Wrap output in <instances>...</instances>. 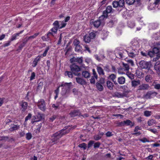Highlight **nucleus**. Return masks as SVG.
<instances>
[{
	"label": "nucleus",
	"instance_id": "nucleus-1",
	"mask_svg": "<svg viewBox=\"0 0 160 160\" xmlns=\"http://www.w3.org/2000/svg\"><path fill=\"white\" fill-rule=\"evenodd\" d=\"M68 127V126H66L63 129L54 134L51 139L52 142H54V143H57L58 141L63 135L68 133L69 132V130H66Z\"/></svg>",
	"mask_w": 160,
	"mask_h": 160
},
{
	"label": "nucleus",
	"instance_id": "nucleus-2",
	"mask_svg": "<svg viewBox=\"0 0 160 160\" xmlns=\"http://www.w3.org/2000/svg\"><path fill=\"white\" fill-rule=\"evenodd\" d=\"M154 54H157V59H158L160 58V51L159 49L157 47H154L152 51H149L147 53V56L150 57H154Z\"/></svg>",
	"mask_w": 160,
	"mask_h": 160
},
{
	"label": "nucleus",
	"instance_id": "nucleus-3",
	"mask_svg": "<svg viewBox=\"0 0 160 160\" xmlns=\"http://www.w3.org/2000/svg\"><path fill=\"white\" fill-rule=\"evenodd\" d=\"M70 68L72 72L75 76H79L80 75V73L78 72L81 70V68L78 66L72 64L70 65Z\"/></svg>",
	"mask_w": 160,
	"mask_h": 160
},
{
	"label": "nucleus",
	"instance_id": "nucleus-4",
	"mask_svg": "<svg viewBox=\"0 0 160 160\" xmlns=\"http://www.w3.org/2000/svg\"><path fill=\"white\" fill-rule=\"evenodd\" d=\"M71 83H62L60 86L62 87V94H65L69 92L70 88V84Z\"/></svg>",
	"mask_w": 160,
	"mask_h": 160
},
{
	"label": "nucleus",
	"instance_id": "nucleus-5",
	"mask_svg": "<svg viewBox=\"0 0 160 160\" xmlns=\"http://www.w3.org/2000/svg\"><path fill=\"white\" fill-rule=\"evenodd\" d=\"M139 64L140 67L142 69H148L150 68L152 66V64L150 62H147L144 60L141 61L139 63Z\"/></svg>",
	"mask_w": 160,
	"mask_h": 160
},
{
	"label": "nucleus",
	"instance_id": "nucleus-6",
	"mask_svg": "<svg viewBox=\"0 0 160 160\" xmlns=\"http://www.w3.org/2000/svg\"><path fill=\"white\" fill-rule=\"evenodd\" d=\"M38 108L42 111H44L46 109V104L44 100L43 99L39 100L38 103Z\"/></svg>",
	"mask_w": 160,
	"mask_h": 160
},
{
	"label": "nucleus",
	"instance_id": "nucleus-7",
	"mask_svg": "<svg viewBox=\"0 0 160 160\" xmlns=\"http://www.w3.org/2000/svg\"><path fill=\"white\" fill-rule=\"evenodd\" d=\"M158 94L157 92L154 91H149L144 96V98L146 99H150L156 96Z\"/></svg>",
	"mask_w": 160,
	"mask_h": 160
},
{
	"label": "nucleus",
	"instance_id": "nucleus-8",
	"mask_svg": "<svg viewBox=\"0 0 160 160\" xmlns=\"http://www.w3.org/2000/svg\"><path fill=\"white\" fill-rule=\"evenodd\" d=\"M70 62L71 63H73L75 62H77L79 64H81L83 62V58L82 57H73L72 58L70 59Z\"/></svg>",
	"mask_w": 160,
	"mask_h": 160
},
{
	"label": "nucleus",
	"instance_id": "nucleus-9",
	"mask_svg": "<svg viewBox=\"0 0 160 160\" xmlns=\"http://www.w3.org/2000/svg\"><path fill=\"white\" fill-rule=\"evenodd\" d=\"M66 24L64 23L63 22H61V24H59L58 21H56L53 23L54 27L58 29H61L64 27Z\"/></svg>",
	"mask_w": 160,
	"mask_h": 160
},
{
	"label": "nucleus",
	"instance_id": "nucleus-10",
	"mask_svg": "<svg viewBox=\"0 0 160 160\" xmlns=\"http://www.w3.org/2000/svg\"><path fill=\"white\" fill-rule=\"evenodd\" d=\"M112 11H104L103 14L100 16L98 19L101 21V23L103 22L105 19L106 18L108 17V14L112 12Z\"/></svg>",
	"mask_w": 160,
	"mask_h": 160
},
{
	"label": "nucleus",
	"instance_id": "nucleus-11",
	"mask_svg": "<svg viewBox=\"0 0 160 160\" xmlns=\"http://www.w3.org/2000/svg\"><path fill=\"white\" fill-rule=\"evenodd\" d=\"M127 52L128 56L132 58H133L137 54V52L135 49H128L127 50Z\"/></svg>",
	"mask_w": 160,
	"mask_h": 160
},
{
	"label": "nucleus",
	"instance_id": "nucleus-12",
	"mask_svg": "<svg viewBox=\"0 0 160 160\" xmlns=\"http://www.w3.org/2000/svg\"><path fill=\"white\" fill-rule=\"evenodd\" d=\"M128 93V91L123 92L122 93L116 92L115 93V96L118 98H122L124 97H127Z\"/></svg>",
	"mask_w": 160,
	"mask_h": 160
},
{
	"label": "nucleus",
	"instance_id": "nucleus-13",
	"mask_svg": "<svg viewBox=\"0 0 160 160\" xmlns=\"http://www.w3.org/2000/svg\"><path fill=\"white\" fill-rule=\"evenodd\" d=\"M76 80L77 83L82 85H85L86 84L87 82L86 81L82 78L79 77H76Z\"/></svg>",
	"mask_w": 160,
	"mask_h": 160
},
{
	"label": "nucleus",
	"instance_id": "nucleus-14",
	"mask_svg": "<svg viewBox=\"0 0 160 160\" xmlns=\"http://www.w3.org/2000/svg\"><path fill=\"white\" fill-rule=\"evenodd\" d=\"M107 0H103L101 2V6L100 7V8L103 9H105V10H112V6H108L107 7H106L105 6H102V5L105 4Z\"/></svg>",
	"mask_w": 160,
	"mask_h": 160
},
{
	"label": "nucleus",
	"instance_id": "nucleus-15",
	"mask_svg": "<svg viewBox=\"0 0 160 160\" xmlns=\"http://www.w3.org/2000/svg\"><path fill=\"white\" fill-rule=\"evenodd\" d=\"M19 105L21 107V109L22 111L24 112L27 108L28 103L26 102H22L19 103Z\"/></svg>",
	"mask_w": 160,
	"mask_h": 160
},
{
	"label": "nucleus",
	"instance_id": "nucleus-16",
	"mask_svg": "<svg viewBox=\"0 0 160 160\" xmlns=\"http://www.w3.org/2000/svg\"><path fill=\"white\" fill-rule=\"evenodd\" d=\"M69 114L71 117H73L76 116H80L81 113L79 110H77L71 111Z\"/></svg>",
	"mask_w": 160,
	"mask_h": 160
},
{
	"label": "nucleus",
	"instance_id": "nucleus-17",
	"mask_svg": "<svg viewBox=\"0 0 160 160\" xmlns=\"http://www.w3.org/2000/svg\"><path fill=\"white\" fill-rule=\"evenodd\" d=\"M41 57L42 55H39L34 59L32 65L33 67H35L37 66L38 62L40 60Z\"/></svg>",
	"mask_w": 160,
	"mask_h": 160
},
{
	"label": "nucleus",
	"instance_id": "nucleus-18",
	"mask_svg": "<svg viewBox=\"0 0 160 160\" xmlns=\"http://www.w3.org/2000/svg\"><path fill=\"white\" fill-rule=\"evenodd\" d=\"M130 11H125L122 13V16L125 19H128L132 15V13Z\"/></svg>",
	"mask_w": 160,
	"mask_h": 160
},
{
	"label": "nucleus",
	"instance_id": "nucleus-19",
	"mask_svg": "<svg viewBox=\"0 0 160 160\" xmlns=\"http://www.w3.org/2000/svg\"><path fill=\"white\" fill-rule=\"evenodd\" d=\"M131 85L133 87H136L140 84V80H132L131 81Z\"/></svg>",
	"mask_w": 160,
	"mask_h": 160
},
{
	"label": "nucleus",
	"instance_id": "nucleus-20",
	"mask_svg": "<svg viewBox=\"0 0 160 160\" xmlns=\"http://www.w3.org/2000/svg\"><path fill=\"white\" fill-rule=\"evenodd\" d=\"M160 62L158 61L156 62L154 66V68L158 74H160Z\"/></svg>",
	"mask_w": 160,
	"mask_h": 160
},
{
	"label": "nucleus",
	"instance_id": "nucleus-21",
	"mask_svg": "<svg viewBox=\"0 0 160 160\" xmlns=\"http://www.w3.org/2000/svg\"><path fill=\"white\" fill-rule=\"evenodd\" d=\"M20 127V126L18 125H11L10 128L9 130L11 131H13L14 130H16L18 129Z\"/></svg>",
	"mask_w": 160,
	"mask_h": 160
},
{
	"label": "nucleus",
	"instance_id": "nucleus-22",
	"mask_svg": "<svg viewBox=\"0 0 160 160\" xmlns=\"http://www.w3.org/2000/svg\"><path fill=\"white\" fill-rule=\"evenodd\" d=\"M139 88L138 90H146L149 88V86L147 84H143L139 86Z\"/></svg>",
	"mask_w": 160,
	"mask_h": 160
},
{
	"label": "nucleus",
	"instance_id": "nucleus-23",
	"mask_svg": "<svg viewBox=\"0 0 160 160\" xmlns=\"http://www.w3.org/2000/svg\"><path fill=\"white\" fill-rule=\"evenodd\" d=\"M39 34V32L36 33H35L34 35L32 36H30L29 37H26L25 38L26 40L28 41L30 39H33L34 38H36Z\"/></svg>",
	"mask_w": 160,
	"mask_h": 160
},
{
	"label": "nucleus",
	"instance_id": "nucleus-24",
	"mask_svg": "<svg viewBox=\"0 0 160 160\" xmlns=\"http://www.w3.org/2000/svg\"><path fill=\"white\" fill-rule=\"evenodd\" d=\"M125 78L122 76L118 78V82L120 84H123L125 82Z\"/></svg>",
	"mask_w": 160,
	"mask_h": 160
},
{
	"label": "nucleus",
	"instance_id": "nucleus-25",
	"mask_svg": "<svg viewBox=\"0 0 160 160\" xmlns=\"http://www.w3.org/2000/svg\"><path fill=\"white\" fill-rule=\"evenodd\" d=\"M82 76L85 78H88L90 77V73L87 71H84L82 72Z\"/></svg>",
	"mask_w": 160,
	"mask_h": 160
},
{
	"label": "nucleus",
	"instance_id": "nucleus-26",
	"mask_svg": "<svg viewBox=\"0 0 160 160\" xmlns=\"http://www.w3.org/2000/svg\"><path fill=\"white\" fill-rule=\"evenodd\" d=\"M125 125L130 126L131 127H132L134 125V123L132 122L129 120L128 119L125 121Z\"/></svg>",
	"mask_w": 160,
	"mask_h": 160
},
{
	"label": "nucleus",
	"instance_id": "nucleus-27",
	"mask_svg": "<svg viewBox=\"0 0 160 160\" xmlns=\"http://www.w3.org/2000/svg\"><path fill=\"white\" fill-rule=\"evenodd\" d=\"M108 78L112 80L115 84L117 83L116 81L115 80V79L116 78V76L115 74H111L109 76Z\"/></svg>",
	"mask_w": 160,
	"mask_h": 160
},
{
	"label": "nucleus",
	"instance_id": "nucleus-28",
	"mask_svg": "<svg viewBox=\"0 0 160 160\" xmlns=\"http://www.w3.org/2000/svg\"><path fill=\"white\" fill-rule=\"evenodd\" d=\"M102 23L101 21L98 20L92 22L93 26L96 28L98 27Z\"/></svg>",
	"mask_w": 160,
	"mask_h": 160
},
{
	"label": "nucleus",
	"instance_id": "nucleus-29",
	"mask_svg": "<svg viewBox=\"0 0 160 160\" xmlns=\"http://www.w3.org/2000/svg\"><path fill=\"white\" fill-rule=\"evenodd\" d=\"M36 117L37 118V119H37L36 118L35 119H36V120L35 121V122H38L39 121H40L42 119V118H43V115L41 114L38 113V115L36 116ZM34 122V121H32V122L33 123Z\"/></svg>",
	"mask_w": 160,
	"mask_h": 160
},
{
	"label": "nucleus",
	"instance_id": "nucleus-30",
	"mask_svg": "<svg viewBox=\"0 0 160 160\" xmlns=\"http://www.w3.org/2000/svg\"><path fill=\"white\" fill-rule=\"evenodd\" d=\"M97 70L98 74L100 75H104V72L103 69L100 67H98L97 68Z\"/></svg>",
	"mask_w": 160,
	"mask_h": 160
},
{
	"label": "nucleus",
	"instance_id": "nucleus-31",
	"mask_svg": "<svg viewBox=\"0 0 160 160\" xmlns=\"http://www.w3.org/2000/svg\"><path fill=\"white\" fill-rule=\"evenodd\" d=\"M96 86L97 88L99 91H102L103 89V86L99 83H96Z\"/></svg>",
	"mask_w": 160,
	"mask_h": 160
},
{
	"label": "nucleus",
	"instance_id": "nucleus-32",
	"mask_svg": "<svg viewBox=\"0 0 160 160\" xmlns=\"http://www.w3.org/2000/svg\"><path fill=\"white\" fill-rule=\"evenodd\" d=\"M28 42V41L25 38V39H24L23 41V42L19 46V49L20 50H21L22 48L24 47L27 43V42Z\"/></svg>",
	"mask_w": 160,
	"mask_h": 160
},
{
	"label": "nucleus",
	"instance_id": "nucleus-33",
	"mask_svg": "<svg viewBox=\"0 0 160 160\" xmlns=\"http://www.w3.org/2000/svg\"><path fill=\"white\" fill-rule=\"evenodd\" d=\"M107 84L109 89L110 90H112L113 89V85L111 82L108 80L107 81Z\"/></svg>",
	"mask_w": 160,
	"mask_h": 160
},
{
	"label": "nucleus",
	"instance_id": "nucleus-34",
	"mask_svg": "<svg viewBox=\"0 0 160 160\" xmlns=\"http://www.w3.org/2000/svg\"><path fill=\"white\" fill-rule=\"evenodd\" d=\"M91 39L88 35H86L84 37V40L86 43H89L91 41Z\"/></svg>",
	"mask_w": 160,
	"mask_h": 160
},
{
	"label": "nucleus",
	"instance_id": "nucleus-35",
	"mask_svg": "<svg viewBox=\"0 0 160 160\" xmlns=\"http://www.w3.org/2000/svg\"><path fill=\"white\" fill-rule=\"evenodd\" d=\"M152 114L151 111H145L144 112V115L146 117L150 116Z\"/></svg>",
	"mask_w": 160,
	"mask_h": 160
},
{
	"label": "nucleus",
	"instance_id": "nucleus-36",
	"mask_svg": "<svg viewBox=\"0 0 160 160\" xmlns=\"http://www.w3.org/2000/svg\"><path fill=\"white\" fill-rule=\"evenodd\" d=\"M118 3L119 7H123L124 5L125 1L124 0H119L118 1Z\"/></svg>",
	"mask_w": 160,
	"mask_h": 160
},
{
	"label": "nucleus",
	"instance_id": "nucleus-37",
	"mask_svg": "<svg viewBox=\"0 0 160 160\" xmlns=\"http://www.w3.org/2000/svg\"><path fill=\"white\" fill-rule=\"evenodd\" d=\"M128 25L129 27L132 28L135 26V23L133 21H129L128 22Z\"/></svg>",
	"mask_w": 160,
	"mask_h": 160
},
{
	"label": "nucleus",
	"instance_id": "nucleus-38",
	"mask_svg": "<svg viewBox=\"0 0 160 160\" xmlns=\"http://www.w3.org/2000/svg\"><path fill=\"white\" fill-rule=\"evenodd\" d=\"M125 70H124V68H119L118 69V73L120 74H125V72H124Z\"/></svg>",
	"mask_w": 160,
	"mask_h": 160
},
{
	"label": "nucleus",
	"instance_id": "nucleus-39",
	"mask_svg": "<svg viewBox=\"0 0 160 160\" xmlns=\"http://www.w3.org/2000/svg\"><path fill=\"white\" fill-rule=\"evenodd\" d=\"M126 3L129 5L133 4L135 2V0H125Z\"/></svg>",
	"mask_w": 160,
	"mask_h": 160
},
{
	"label": "nucleus",
	"instance_id": "nucleus-40",
	"mask_svg": "<svg viewBox=\"0 0 160 160\" xmlns=\"http://www.w3.org/2000/svg\"><path fill=\"white\" fill-rule=\"evenodd\" d=\"M82 50V48L80 45L76 46L75 48V50L78 52H81Z\"/></svg>",
	"mask_w": 160,
	"mask_h": 160
},
{
	"label": "nucleus",
	"instance_id": "nucleus-41",
	"mask_svg": "<svg viewBox=\"0 0 160 160\" xmlns=\"http://www.w3.org/2000/svg\"><path fill=\"white\" fill-rule=\"evenodd\" d=\"M65 76H68V77L69 78H72L73 75L72 72L69 71H66L65 72Z\"/></svg>",
	"mask_w": 160,
	"mask_h": 160
},
{
	"label": "nucleus",
	"instance_id": "nucleus-42",
	"mask_svg": "<svg viewBox=\"0 0 160 160\" xmlns=\"http://www.w3.org/2000/svg\"><path fill=\"white\" fill-rule=\"evenodd\" d=\"M148 123L149 126H152L156 123V121L152 119H150L148 121Z\"/></svg>",
	"mask_w": 160,
	"mask_h": 160
},
{
	"label": "nucleus",
	"instance_id": "nucleus-43",
	"mask_svg": "<svg viewBox=\"0 0 160 160\" xmlns=\"http://www.w3.org/2000/svg\"><path fill=\"white\" fill-rule=\"evenodd\" d=\"M78 147L81 148H83L84 150H85L87 148V144L85 143H83L79 144Z\"/></svg>",
	"mask_w": 160,
	"mask_h": 160
},
{
	"label": "nucleus",
	"instance_id": "nucleus-44",
	"mask_svg": "<svg viewBox=\"0 0 160 160\" xmlns=\"http://www.w3.org/2000/svg\"><path fill=\"white\" fill-rule=\"evenodd\" d=\"M123 68H124L126 72L128 71L129 69V67L128 64L123 63Z\"/></svg>",
	"mask_w": 160,
	"mask_h": 160
},
{
	"label": "nucleus",
	"instance_id": "nucleus-45",
	"mask_svg": "<svg viewBox=\"0 0 160 160\" xmlns=\"http://www.w3.org/2000/svg\"><path fill=\"white\" fill-rule=\"evenodd\" d=\"M152 79V77L150 75H148L145 77V80L148 82H151V80Z\"/></svg>",
	"mask_w": 160,
	"mask_h": 160
},
{
	"label": "nucleus",
	"instance_id": "nucleus-46",
	"mask_svg": "<svg viewBox=\"0 0 160 160\" xmlns=\"http://www.w3.org/2000/svg\"><path fill=\"white\" fill-rule=\"evenodd\" d=\"M112 5L113 8H116L119 7L118 3V1H113Z\"/></svg>",
	"mask_w": 160,
	"mask_h": 160
},
{
	"label": "nucleus",
	"instance_id": "nucleus-47",
	"mask_svg": "<svg viewBox=\"0 0 160 160\" xmlns=\"http://www.w3.org/2000/svg\"><path fill=\"white\" fill-rule=\"evenodd\" d=\"M19 36V34L16 33L13 35H12V38H11V41H12L17 38Z\"/></svg>",
	"mask_w": 160,
	"mask_h": 160
},
{
	"label": "nucleus",
	"instance_id": "nucleus-48",
	"mask_svg": "<svg viewBox=\"0 0 160 160\" xmlns=\"http://www.w3.org/2000/svg\"><path fill=\"white\" fill-rule=\"evenodd\" d=\"M50 48L49 46H48L45 49V50L43 53V54L42 55V57H45L46 56V55L47 54V53L48 51V50Z\"/></svg>",
	"mask_w": 160,
	"mask_h": 160
},
{
	"label": "nucleus",
	"instance_id": "nucleus-49",
	"mask_svg": "<svg viewBox=\"0 0 160 160\" xmlns=\"http://www.w3.org/2000/svg\"><path fill=\"white\" fill-rule=\"evenodd\" d=\"M32 137V135L30 132H28L26 134V138L28 140H30Z\"/></svg>",
	"mask_w": 160,
	"mask_h": 160
},
{
	"label": "nucleus",
	"instance_id": "nucleus-50",
	"mask_svg": "<svg viewBox=\"0 0 160 160\" xmlns=\"http://www.w3.org/2000/svg\"><path fill=\"white\" fill-rule=\"evenodd\" d=\"M88 36L91 39H93L95 37L96 34L94 32H91L90 33Z\"/></svg>",
	"mask_w": 160,
	"mask_h": 160
},
{
	"label": "nucleus",
	"instance_id": "nucleus-51",
	"mask_svg": "<svg viewBox=\"0 0 160 160\" xmlns=\"http://www.w3.org/2000/svg\"><path fill=\"white\" fill-rule=\"evenodd\" d=\"M101 138V136L99 135H96L93 136V138L96 140H98Z\"/></svg>",
	"mask_w": 160,
	"mask_h": 160
},
{
	"label": "nucleus",
	"instance_id": "nucleus-52",
	"mask_svg": "<svg viewBox=\"0 0 160 160\" xmlns=\"http://www.w3.org/2000/svg\"><path fill=\"white\" fill-rule=\"evenodd\" d=\"M95 58L98 61H100L102 59H103L105 58L103 56L101 55L100 56H98L97 55L95 56Z\"/></svg>",
	"mask_w": 160,
	"mask_h": 160
},
{
	"label": "nucleus",
	"instance_id": "nucleus-53",
	"mask_svg": "<svg viewBox=\"0 0 160 160\" xmlns=\"http://www.w3.org/2000/svg\"><path fill=\"white\" fill-rule=\"evenodd\" d=\"M49 36L47 34L46 36H42V38L43 41H47L49 40Z\"/></svg>",
	"mask_w": 160,
	"mask_h": 160
},
{
	"label": "nucleus",
	"instance_id": "nucleus-54",
	"mask_svg": "<svg viewBox=\"0 0 160 160\" xmlns=\"http://www.w3.org/2000/svg\"><path fill=\"white\" fill-rule=\"evenodd\" d=\"M79 43L80 42L77 39L74 40L73 41V44L75 46H76L79 45Z\"/></svg>",
	"mask_w": 160,
	"mask_h": 160
},
{
	"label": "nucleus",
	"instance_id": "nucleus-55",
	"mask_svg": "<svg viewBox=\"0 0 160 160\" xmlns=\"http://www.w3.org/2000/svg\"><path fill=\"white\" fill-rule=\"evenodd\" d=\"M43 85V82H40L38 86L37 89L38 90H40L42 88Z\"/></svg>",
	"mask_w": 160,
	"mask_h": 160
},
{
	"label": "nucleus",
	"instance_id": "nucleus-56",
	"mask_svg": "<svg viewBox=\"0 0 160 160\" xmlns=\"http://www.w3.org/2000/svg\"><path fill=\"white\" fill-rule=\"evenodd\" d=\"M35 76V72H32V73L31 76L30 77V81H32V80L34 79Z\"/></svg>",
	"mask_w": 160,
	"mask_h": 160
},
{
	"label": "nucleus",
	"instance_id": "nucleus-57",
	"mask_svg": "<svg viewBox=\"0 0 160 160\" xmlns=\"http://www.w3.org/2000/svg\"><path fill=\"white\" fill-rule=\"evenodd\" d=\"M94 143V141L92 140H90L88 142V148L91 147Z\"/></svg>",
	"mask_w": 160,
	"mask_h": 160
},
{
	"label": "nucleus",
	"instance_id": "nucleus-58",
	"mask_svg": "<svg viewBox=\"0 0 160 160\" xmlns=\"http://www.w3.org/2000/svg\"><path fill=\"white\" fill-rule=\"evenodd\" d=\"M154 88L158 90L160 89V84H156L153 85Z\"/></svg>",
	"mask_w": 160,
	"mask_h": 160
},
{
	"label": "nucleus",
	"instance_id": "nucleus-59",
	"mask_svg": "<svg viewBox=\"0 0 160 160\" xmlns=\"http://www.w3.org/2000/svg\"><path fill=\"white\" fill-rule=\"evenodd\" d=\"M32 117V114L30 113H29L28 116L25 118V122H26L27 120L30 119Z\"/></svg>",
	"mask_w": 160,
	"mask_h": 160
},
{
	"label": "nucleus",
	"instance_id": "nucleus-60",
	"mask_svg": "<svg viewBox=\"0 0 160 160\" xmlns=\"http://www.w3.org/2000/svg\"><path fill=\"white\" fill-rule=\"evenodd\" d=\"M104 69L106 71L108 72H109L110 71L109 67L108 65H106L104 67Z\"/></svg>",
	"mask_w": 160,
	"mask_h": 160
},
{
	"label": "nucleus",
	"instance_id": "nucleus-61",
	"mask_svg": "<svg viewBox=\"0 0 160 160\" xmlns=\"http://www.w3.org/2000/svg\"><path fill=\"white\" fill-rule=\"evenodd\" d=\"M128 77L131 79H133L134 78V76L132 74L129 73L127 74Z\"/></svg>",
	"mask_w": 160,
	"mask_h": 160
},
{
	"label": "nucleus",
	"instance_id": "nucleus-62",
	"mask_svg": "<svg viewBox=\"0 0 160 160\" xmlns=\"http://www.w3.org/2000/svg\"><path fill=\"white\" fill-rule=\"evenodd\" d=\"M100 145V143L99 142H97L95 143L94 145V148H99Z\"/></svg>",
	"mask_w": 160,
	"mask_h": 160
},
{
	"label": "nucleus",
	"instance_id": "nucleus-63",
	"mask_svg": "<svg viewBox=\"0 0 160 160\" xmlns=\"http://www.w3.org/2000/svg\"><path fill=\"white\" fill-rule=\"evenodd\" d=\"M93 71V76L96 79H97L98 78V75L97 74V73L96 71H95V70L94 69H93L92 70Z\"/></svg>",
	"mask_w": 160,
	"mask_h": 160
},
{
	"label": "nucleus",
	"instance_id": "nucleus-64",
	"mask_svg": "<svg viewBox=\"0 0 160 160\" xmlns=\"http://www.w3.org/2000/svg\"><path fill=\"white\" fill-rule=\"evenodd\" d=\"M148 71L147 72V73L148 74V75H153L154 74V72L150 68L148 69Z\"/></svg>",
	"mask_w": 160,
	"mask_h": 160
}]
</instances>
